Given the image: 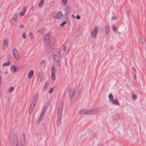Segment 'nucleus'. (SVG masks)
Returning a JSON list of instances; mask_svg holds the SVG:
<instances>
[{
	"mask_svg": "<svg viewBox=\"0 0 146 146\" xmlns=\"http://www.w3.org/2000/svg\"><path fill=\"white\" fill-rule=\"evenodd\" d=\"M11 69L13 73H15L17 71L16 68L14 66H11Z\"/></svg>",
	"mask_w": 146,
	"mask_h": 146,
	"instance_id": "nucleus-22",
	"label": "nucleus"
},
{
	"mask_svg": "<svg viewBox=\"0 0 146 146\" xmlns=\"http://www.w3.org/2000/svg\"><path fill=\"white\" fill-rule=\"evenodd\" d=\"M26 7H24L23 8V10L20 13V15H21V16H23L24 15L26 12V11L25 9H26Z\"/></svg>",
	"mask_w": 146,
	"mask_h": 146,
	"instance_id": "nucleus-18",
	"label": "nucleus"
},
{
	"mask_svg": "<svg viewBox=\"0 0 146 146\" xmlns=\"http://www.w3.org/2000/svg\"><path fill=\"white\" fill-rule=\"evenodd\" d=\"M57 62L56 63V65L58 66H60V62H59V61H58V62Z\"/></svg>",
	"mask_w": 146,
	"mask_h": 146,
	"instance_id": "nucleus-43",
	"label": "nucleus"
},
{
	"mask_svg": "<svg viewBox=\"0 0 146 146\" xmlns=\"http://www.w3.org/2000/svg\"><path fill=\"white\" fill-rule=\"evenodd\" d=\"M113 119L115 120H117L119 119L120 116L118 114H113L112 116Z\"/></svg>",
	"mask_w": 146,
	"mask_h": 146,
	"instance_id": "nucleus-13",
	"label": "nucleus"
},
{
	"mask_svg": "<svg viewBox=\"0 0 146 146\" xmlns=\"http://www.w3.org/2000/svg\"><path fill=\"white\" fill-rule=\"evenodd\" d=\"M135 78H136V76H135Z\"/></svg>",
	"mask_w": 146,
	"mask_h": 146,
	"instance_id": "nucleus-63",
	"label": "nucleus"
},
{
	"mask_svg": "<svg viewBox=\"0 0 146 146\" xmlns=\"http://www.w3.org/2000/svg\"><path fill=\"white\" fill-rule=\"evenodd\" d=\"M36 9V6L35 5H33L31 8L32 10L33 11H34Z\"/></svg>",
	"mask_w": 146,
	"mask_h": 146,
	"instance_id": "nucleus-40",
	"label": "nucleus"
},
{
	"mask_svg": "<svg viewBox=\"0 0 146 146\" xmlns=\"http://www.w3.org/2000/svg\"><path fill=\"white\" fill-rule=\"evenodd\" d=\"M49 46L48 45L47 46V47H48Z\"/></svg>",
	"mask_w": 146,
	"mask_h": 146,
	"instance_id": "nucleus-64",
	"label": "nucleus"
},
{
	"mask_svg": "<svg viewBox=\"0 0 146 146\" xmlns=\"http://www.w3.org/2000/svg\"><path fill=\"white\" fill-rule=\"evenodd\" d=\"M51 74H55V69L54 66H52L51 68Z\"/></svg>",
	"mask_w": 146,
	"mask_h": 146,
	"instance_id": "nucleus-25",
	"label": "nucleus"
},
{
	"mask_svg": "<svg viewBox=\"0 0 146 146\" xmlns=\"http://www.w3.org/2000/svg\"><path fill=\"white\" fill-rule=\"evenodd\" d=\"M65 10L66 11V14H67L70 12V8L69 7H67L66 8Z\"/></svg>",
	"mask_w": 146,
	"mask_h": 146,
	"instance_id": "nucleus-27",
	"label": "nucleus"
},
{
	"mask_svg": "<svg viewBox=\"0 0 146 146\" xmlns=\"http://www.w3.org/2000/svg\"><path fill=\"white\" fill-rule=\"evenodd\" d=\"M45 66V60H42L39 64V67L41 69L44 68Z\"/></svg>",
	"mask_w": 146,
	"mask_h": 146,
	"instance_id": "nucleus-11",
	"label": "nucleus"
},
{
	"mask_svg": "<svg viewBox=\"0 0 146 146\" xmlns=\"http://www.w3.org/2000/svg\"><path fill=\"white\" fill-rule=\"evenodd\" d=\"M44 1L43 0H41L39 4V6L41 8L42 7Z\"/></svg>",
	"mask_w": 146,
	"mask_h": 146,
	"instance_id": "nucleus-30",
	"label": "nucleus"
},
{
	"mask_svg": "<svg viewBox=\"0 0 146 146\" xmlns=\"http://www.w3.org/2000/svg\"><path fill=\"white\" fill-rule=\"evenodd\" d=\"M112 29L114 31H115L117 30V29L113 25H112Z\"/></svg>",
	"mask_w": 146,
	"mask_h": 146,
	"instance_id": "nucleus-42",
	"label": "nucleus"
},
{
	"mask_svg": "<svg viewBox=\"0 0 146 146\" xmlns=\"http://www.w3.org/2000/svg\"><path fill=\"white\" fill-rule=\"evenodd\" d=\"M92 109L93 114H96L99 111V110L97 108H94Z\"/></svg>",
	"mask_w": 146,
	"mask_h": 146,
	"instance_id": "nucleus-21",
	"label": "nucleus"
},
{
	"mask_svg": "<svg viewBox=\"0 0 146 146\" xmlns=\"http://www.w3.org/2000/svg\"><path fill=\"white\" fill-rule=\"evenodd\" d=\"M23 36L24 38H26V35L25 33H23Z\"/></svg>",
	"mask_w": 146,
	"mask_h": 146,
	"instance_id": "nucleus-41",
	"label": "nucleus"
},
{
	"mask_svg": "<svg viewBox=\"0 0 146 146\" xmlns=\"http://www.w3.org/2000/svg\"><path fill=\"white\" fill-rule=\"evenodd\" d=\"M108 97L111 101V100H113V96L111 94H109Z\"/></svg>",
	"mask_w": 146,
	"mask_h": 146,
	"instance_id": "nucleus-31",
	"label": "nucleus"
},
{
	"mask_svg": "<svg viewBox=\"0 0 146 146\" xmlns=\"http://www.w3.org/2000/svg\"><path fill=\"white\" fill-rule=\"evenodd\" d=\"M14 18H17V13H15L14 14Z\"/></svg>",
	"mask_w": 146,
	"mask_h": 146,
	"instance_id": "nucleus-46",
	"label": "nucleus"
},
{
	"mask_svg": "<svg viewBox=\"0 0 146 146\" xmlns=\"http://www.w3.org/2000/svg\"><path fill=\"white\" fill-rule=\"evenodd\" d=\"M10 142L12 146H17L18 143V139L14 133L11 135L10 137Z\"/></svg>",
	"mask_w": 146,
	"mask_h": 146,
	"instance_id": "nucleus-2",
	"label": "nucleus"
},
{
	"mask_svg": "<svg viewBox=\"0 0 146 146\" xmlns=\"http://www.w3.org/2000/svg\"><path fill=\"white\" fill-rule=\"evenodd\" d=\"M72 17H73L74 18H75V17H74V16L73 15H72Z\"/></svg>",
	"mask_w": 146,
	"mask_h": 146,
	"instance_id": "nucleus-58",
	"label": "nucleus"
},
{
	"mask_svg": "<svg viewBox=\"0 0 146 146\" xmlns=\"http://www.w3.org/2000/svg\"><path fill=\"white\" fill-rule=\"evenodd\" d=\"M98 146H102L101 145H99Z\"/></svg>",
	"mask_w": 146,
	"mask_h": 146,
	"instance_id": "nucleus-61",
	"label": "nucleus"
},
{
	"mask_svg": "<svg viewBox=\"0 0 146 146\" xmlns=\"http://www.w3.org/2000/svg\"><path fill=\"white\" fill-rule=\"evenodd\" d=\"M29 35L30 36L31 38V37L32 36V33L31 32H30L29 33Z\"/></svg>",
	"mask_w": 146,
	"mask_h": 146,
	"instance_id": "nucleus-51",
	"label": "nucleus"
},
{
	"mask_svg": "<svg viewBox=\"0 0 146 146\" xmlns=\"http://www.w3.org/2000/svg\"><path fill=\"white\" fill-rule=\"evenodd\" d=\"M90 136L92 137H94L95 135L94 133L92 131H90Z\"/></svg>",
	"mask_w": 146,
	"mask_h": 146,
	"instance_id": "nucleus-29",
	"label": "nucleus"
},
{
	"mask_svg": "<svg viewBox=\"0 0 146 146\" xmlns=\"http://www.w3.org/2000/svg\"><path fill=\"white\" fill-rule=\"evenodd\" d=\"M60 50L58 48H55L54 49L53 51V55H60Z\"/></svg>",
	"mask_w": 146,
	"mask_h": 146,
	"instance_id": "nucleus-8",
	"label": "nucleus"
},
{
	"mask_svg": "<svg viewBox=\"0 0 146 146\" xmlns=\"http://www.w3.org/2000/svg\"><path fill=\"white\" fill-rule=\"evenodd\" d=\"M17 19V18H15L13 17V19H14V21H16Z\"/></svg>",
	"mask_w": 146,
	"mask_h": 146,
	"instance_id": "nucleus-54",
	"label": "nucleus"
},
{
	"mask_svg": "<svg viewBox=\"0 0 146 146\" xmlns=\"http://www.w3.org/2000/svg\"><path fill=\"white\" fill-rule=\"evenodd\" d=\"M49 84V83L47 81L46 83V84L45 85V86L44 87V90H45L47 88V87L48 86Z\"/></svg>",
	"mask_w": 146,
	"mask_h": 146,
	"instance_id": "nucleus-33",
	"label": "nucleus"
},
{
	"mask_svg": "<svg viewBox=\"0 0 146 146\" xmlns=\"http://www.w3.org/2000/svg\"><path fill=\"white\" fill-rule=\"evenodd\" d=\"M61 116H58V117L57 119L56 124L57 126H59L61 123Z\"/></svg>",
	"mask_w": 146,
	"mask_h": 146,
	"instance_id": "nucleus-15",
	"label": "nucleus"
},
{
	"mask_svg": "<svg viewBox=\"0 0 146 146\" xmlns=\"http://www.w3.org/2000/svg\"><path fill=\"white\" fill-rule=\"evenodd\" d=\"M98 28L97 27H95L94 30L91 32L90 35L92 38H96V35L98 32Z\"/></svg>",
	"mask_w": 146,
	"mask_h": 146,
	"instance_id": "nucleus-5",
	"label": "nucleus"
},
{
	"mask_svg": "<svg viewBox=\"0 0 146 146\" xmlns=\"http://www.w3.org/2000/svg\"><path fill=\"white\" fill-rule=\"evenodd\" d=\"M5 74H7V73L6 72L5 73Z\"/></svg>",
	"mask_w": 146,
	"mask_h": 146,
	"instance_id": "nucleus-62",
	"label": "nucleus"
},
{
	"mask_svg": "<svg viewBox=\"0 0 146 146\" xmlns=\"http://www.w3.org/2000/svg\"><path fill=\"white\" fill-rule=\"evenodd\" d=\"M11 64V62L10 61H8L7 62L4 63L3 64V65L4 66L10 65Z\"/></svg>",
	"mask_w": 146,
	"mask_h": 146,
	"instance_id": "nucleus-28",
	"label": "nucleus"
},
{
	"mask_svg": "<svg viewBox=\"0 0 146 146\" xmlns=\"http://www.w3.org/2000/svg\"><path fill=\"white\" fill-rule=\"evenodd\" d=\"M51 36L48 33L44 36V43L45 45L48 44L51 41Z\"/></svg>",
	"mask_w": 146,
	"mask_h": 146,
	"instance_id": "nucleus-3",
	"label": "nucleus"
},
{
	"mask_svg": "<svg viewBox=\"0 0 146 146\" xmlns=\"http://www.w3.org/2000/svg\"><path fill=\"white\" fill-rule=\"evenodd\" d=\"M14 89V87H11L9 88V92H11Z\"/></svg>",
	"mask_w": 146,
	"mask_h": 146,
	"instance_id": "nucleus-35",
	"label": "nucleus"
},
{
	"mask_svg": "<svg viewBox=\"0 0 146 146\" xmlns=\"http://www.w3.org/2000/svg\"><path fill=\"white\" fill-rule=\"evenodd\" d=\"M109 27L108 25H106V27L105 32L106 34H107L109 33Z\"/></svg>",
	"mask_w": 146,
	"mask_h": 146,
	"instance_id": "nucleus-24",
	"label": "nucleus"
},
{
	"mask_svg": "<svg viewBox=\"0 0 146 146\" xmlns=\"http://www.w3.org/2000/svg\"><path fill=\"white\" fill-rule=\"evenodd\" d=\"M54 60L56 62L59 61L60 59L61 54L53 55Z\"/></svg>",
	"mask_w": 146,
	"mask_h": 146,
	"instance_id": "nucleus-9",
	"label": "nucleus"
},
{
	"mask_svg": "<svg viewBox=\"0 0 146 146\" xmlns=\"http://www.w3.org/2000/svg\"><path fill=\"white\" fill-rule=\"evenodd\" d=\"M82 85H80L78 87V88L77 90H78V94H79L80 93L82 90Z\"/></svg>",
	"mask_w": 146,
	"mask_h": 146,
	"instance_id": "nucleus-23",
	"label": "nucleus"
},
{
	"mask_svg": "<svg viewBox=\"0 0 146 146\" xmlns=\"http://www.w3.org/2000/svg\"><path fill=\"white\" fill-rule=\"evenodd\" d=\"M63 18V16L62 13L60 11H58L56 13V18L57 19H62Z\"/></svg>",
	"mask_w": 146,
	"mask_h": 146,
	"instance_id": "nucleus-10",
	"label": "nucleus"
},
{
	"mask_svg": "<svg viewBox=\"0 0 146 146\" xmlns=\"http://www.w3.org/2000/svg\"><path fill=\"white\" fill-rule=\"evenodd\" d=\"M48 107V106L47 105H45L41 111L44 112V113H45V112L46 111V110Z\"/></svg>",
	"mask_w": 146,
	"mask_h": 146,
	"instance_id": "nucleus-26",
	"label": "nucleus"
},
{
	"mask_svg": "<svg viewBox=\"0 0 146 146\" xmlns=\"http://www.w3.org/2000/svg\"><path fill=\"white\" fill-rule=\"evenodd\" d=\"M44 112L41 111L40 114V115L39 116L37 121L38 122H40L41 119H42L44 116Z\"/></svg>",
	"mask_w": 146,
	"mask_h": 146,
	"instance_id": "nucleus-14",
	"label": "nucleus"
},
{
	"mask_svg": "<svg viewBox=\"0 0 146 146\" xmlns=\"http://www.w3.org/2000/svg\"><path fill=\"white\" fill-rule=\"evenodd\" d=\"M38 96V93L36 94L34 98V99L31 105L30 108L29 109V113L30 114L33 111L35 104L37 102Z\"/></svg>",
	"mask_w": 146,
	"mask_h": 146,
	"instance_id": "nucleus-1",
	"label": "nucleus"
},
{
	"mask_svg": "<svg viewBox=\"0 0 146 146\" xmlns=\"http://www.w3.org/2000/svg\"><path fill=\"white\" fill-rule=\"evenodd\" d=\"M76 18L77 19H78V20H79V19H80V16L79 15H77L76 16Z\"/></svg>",
	"mask_w": 146,
	"mask_h": 146,
	"instance_id": "nucleus-44",
	"label": "nucleus"
},
{
	"mask_svg": "<svg viewBox=\"0 0 146 146\" xmlns=\"http://www.w3.org/2000/svg\"><path fill=\"white\" fill-rule=\"evenodd\" d=\"M53 87L51 88L49 90V93H51L53 92Z\"/></svg>",
	"mask_w": 146,
	"mask_h": 146,
	"instance_id": "nucleus-39",
	"label": "nucleus"
},
{
	"mask_svg": "<svg viewBox=\"0 0 146 146\" xmlns=\"http://www.w3.org/2000/svg\"><path fill=\"white\" fill-rule=\"evenodd\" d=\"M51 78L52 80H55V74H51Z\"/></svg>",
	"mask_w": 146,
	"mask_h": 146,
	"instance_id": "nucleus-32",
	"label": "nucleus"
},
{
	"mask_svg": "<svg viewBox=\"0 0 146 146\" xmlns=\"http://www.w3.org/2000/svg\"><path fill=\"white\" fill-rule=\"evenodd\" d=\"M18 51L15 48L13 50V56L17 60L19 59V58L18 57Z\"/></svg>",
	"mask_w": 146,
	"mask_h": 146,
	"instance_id": "nucleus-6",
	"label": "nucleus"
},
{
	"mask_svg": "<svg viewBox=\"0 0 146 146\" xmlns=\"http://www.w3.org/2000/svg\"><path fill=\"white\" fill-rule=\"evenodd\" d=\"M92 109H91L90 110H89L87 111H86V112L84 113H86V114L89 115L91 114H93V113L92 112Z\"/></svg>",
	"mask_w": 146,
	"mask_h": 146,
	"instance_id": "nucleus-17",
	"label": "nucleus"
},
{
	"mask_svg": "<svg viewBox=\"0 0 146 146\" xmlns=\"http://www.w3.org/2000/svg\"><path fill=\"white\" fill-rule=\"evenodd\" d=\"M33 74H34V71L33 70H31L29 72L28 74V77L29 78H31L32 77Z\"/></svg>",
	"mask_w": 146,
	"mask_h": 146,
	"instance_id": "nucleus-20",
	"label": "nucleus"
},
{
	"mask_svg": "<svg viewBox=\"0 0 146 146\" xmlns=\"http://www.w3.org/2000/svg\"><path fill=\"white\" fill-rule=\"evenodd\" d=\"M85 112H86V111H84V110H80L79 111V114H86V113H84Z\"/></svg>",
	"mask_w": 146,
	"mask_h": 146,
	"instance_id": "nucleus-34",
	"label": "nucleus"
},
{
	"mask_svg": "<svg viewBox=\"0 0 146 146\" xmlns=\"http://www.w3.org/2000/svg\"><path fill=\"white\" fill-rule=\"evenodd\" d=\"M44 29H42L38 31V32L39 34H41L44 32Z\"/></svg>",
	"mask_w": 146,
	"mask_h": 146,
	"instance_id": "nucleus-37",
	"label": "nucleus"
},
{
	"mask_svg": "<svg viewBox=\"0 0 146 146\" xmlns=\"http://www.w3.org/2000/svg\"><path fill=\"white\" fill-rule=\"evenodd\" d=\"M132 100H136L137 99V96L136 95H133L132 96Z\"/></svg>",
	"mask_w": 146,
	"mask_h": 146,
	"instance_id": "nucleus-36",
	"label": "nucleus"
},
{
	"mask_svg": "<svg viewBox=\"0 0 146 146\" xmlns=\"http://www.w3.org/2000/svg\"><path fill=\"white\" fill-rule=\"evenodd\" d=\"M62 2H64V3L65 1V0H62Z\"/></svg>",
	"mask_w": 146,
	"mask_h": 146,
	"instance_id": "nucleus-55",
	"label": "nucleus"
},
{
	"mask_svg": "<svg viewBox=\"0 0 146 146\" xmlns=\"http://www.w3.org/2000/svg\"><path fill=\"white\" fill-rule=\"evenodd\" d=\"M133 70H134V71H136V69H134Z\"/></svg>",
	"mask_w": 146,
	"mask_h": 146,
	"instance_id": "nucleus-57",
	"label": "nucleus"
},
{
	"mask_svg": "<svg viewBox=\"0 0 146 146\" xmlns=\"http://www.w3.org/2000/svg\"><path fill=\"white\" fill-rule=\"evenodd\" d=\"M25 133H23L22 134V135L20 139V142L24 143L25 139Z\"/></svg>",
	"mask_w": 146,
	"mask_h": 146,
	"instance_id": "nucleus-16",
	"label": "nucleus"
},
{
	"mask_svg": "<svg viewBox=\"0 0 146 146\" xmlns=\"http://www.w3.org/2000/svg\"><path fill=\"white\" fill-rule=\"evenodd\" d=\"M66 23V22L65 21H63L62 23L61 24L60 26L61 27H62Z\"/></svg>",
	"mask_w": 146,
	"mask_h": 146,
	"instance_id": "nucleus-38",
	"label": "nucleus"
},
{
	"mask_svg": "<svg viewBox=\"0 0 146 146\" xmlns=\"http://www.w3.org/2000/svg\"><path fill=\"white\" fill-rule=\"evenodd\" d=\"M63 49L64 51H65L66 50V47L64 45H63Z\"/></svg>",
	"mask_w": 146,
	"mask_h": 146,
	"instance_id": "nucleus-45",
	"label": "nucleus"
},
{
	"mask_svg": "<svg viewBox=\"0 0 146 146\" xmlns=\"http://www.w3.org/2000/svg\"><path fill=\"white\" fill-rule=\"evenodd\" d=\"M112 19H114V20L117 19V18L116 17H112Z\"/></svg>",
	"mask_w": 146,
	"mask_h": 146,
	"instance_id": "nucleus-47",
	"label": "nucleus"
},
{
	"mask_svg": "<svg viewBox=\"0 0 146 146\" xmlns=\"http://www.w3.org/2000/svg\"><path fill=\"white\" fill-rule=\"evenodd\" d=\"M8 56V57L10 58V56L9 55Z\"/></svg>",
	"mask_w": 146,
	"mask_h": 146,
	"instance_id": "nucleus-59",
	"label": "nucleus"
},
{
	"mask_svg": "<svg viewBox=\"0 0 146 146\" xmlns=\"http://www.w3.org/2000/svg\"><path fill=\"white\" fill-rule=\"evenodd\" d=\"M74 90L72 88H69L68 89V94L70 98H71L74 95Z\"/></svg>",
	"mask_w": 146,
	"mask_h": 146,
	"instance_id": "nucleus-7",
	"label": "nucleus"
},
{
	"mask_svg": "<svg viewBox=\"0 0 146 146\" xmlns=\"http://www.w3.org/2000/svg\"><path fill=\"white\" fill-rule=\"evenodd\" d=\"M111 102L112 103L116 105L117 106H119V104L118 102V101L117 100H111Z\"/></svg>",
	"mask_w": 146,
	"mask_h": 146,
	"instance_id": "nucleus-19",
	"label": "nucleus"
},
{
	"mask_svg": "<svg viewBox=\"0 0 146 146\" xmlns=\"http://www.w3.org/2000/svg\"><path fill=\"white\" fill-rule=\"evenodd\" d=\"M24 143L20 142V146H23Z\"/></svg>",
	"mask_w": 146,
	"mask_h": 146,
	"instance_id": "nucleus-48",
	"label": "nucleus"
},
{
	"mask_svg": "<svg viewBox=\"0 0 146 146\" xmlns=\"http://www.w3.org/2000/svg\"><path fill=\"white\" fill-rule=\"evenodd\" d=\"M118 33H119V35H120V34H121V33H120V32H118Z\"/></svg>",
	"mask_w": 146,
	"mask_h": 146,
	"instance_id": "nucleus-56",
	"label": "nucleus"
},
{
	"mask_svg": "<svg viewBox=\"0 0 146 146\" xmlns=\"http://www.w3.org/2000/svg\"><path fill=\"white\" fill-rule=\"evenodd\" d=\"M8 46V42L6 40V39L4 38L3 41V48L6 49Z\"/></svg>",
	"mask_w": 146,
	"mask_h": 146,
	"instance_id": "nucleus-12",
	"label": "nucleus"
},
{
	"mask_svg": "<svg viewBox=\"0 0 146 146\" xmlns=\"http://www.w3.org/2000/svg\"><path fill=\"white\" fill-rule=\"evenodd\" d=\"M1 76H0V86L1 85Z\"/></svg>",
	"mask_w": 146,
	"mask_h": 146,
	"instance_id": "nucleus-49",
	"label": "nucleus"
},
{
	"mask_svg": "<svg viewBox=\"0 0 146 146\" xmlns=\"http://www.w3.org/2000/svg\"><path fill=\"white\" fill-rule=\"evenodd\" d=\"M132 69H133V70H134V68H133V67H132Z\"/></svg>",
	"mask_w": 146,
	"mask_h": 146,
	"instance_id": "nucleus-60",
	"label": "nucleus"
},
{
	"mask_svg": "<svg viewBox=\"0 0 146 146\" xmlns=\"http://www.w3.org/2000/svg\"><path fill=\"white\" fill-rule=\"evenodd\" d=\"M20 27L21 28H24V26L23 25H20Z\"/></svg>",
	"mask_w": 146,
	"mask_h": 146,
	"instance_id": "nucleus-53",
	"label": "nucleus"
},
{
	"mask_svg": "<svg viewBox=\"0 0 146 146\" xmlns=\"http://www.w3.org/2000/svg\"><path fill=\"white\" fill-rule=\"evenodd\" d=\"M67 0H66V1H65L64 3H63V5H65L66 4V3H67Z\"/></svg>",
	"mask_w": 146,
	"mask_h": 146,
	"instance_id": "nucleus-50",
	"label": "nucleus"
},
{
	"mask_svg": "<svg viewBox=\"0 0 146 146\" xmlns=\"http://www.w3.org/2000/svg\"><path fill=\"white\" fill-rule=\"evenodd\" d=\"M49 4L50 6H52L53 4V2H50L49 3Z\"/></svg>",
	"mask_w": 146,
	"mask_h": 146,
	"instance_id": "nucleus-52",
	"label": "nucleus"
},
{
	"mask_svg": "<svg viewBox=\"0 0 146 146\" xmlns=\"http://www.w3.org/2000/svg\"><path fill=\"white\" fill-rule=\"evenodd\" d=\"M63 103L62 101H60L59 103L57 110L58 116H61L62 111Z\"/></svg>",
	"mask_w": 146,
	"mask_h": 146,
	"instance_id": "nucleus-4",
	"label": "nucleus"
}]
</instances>
